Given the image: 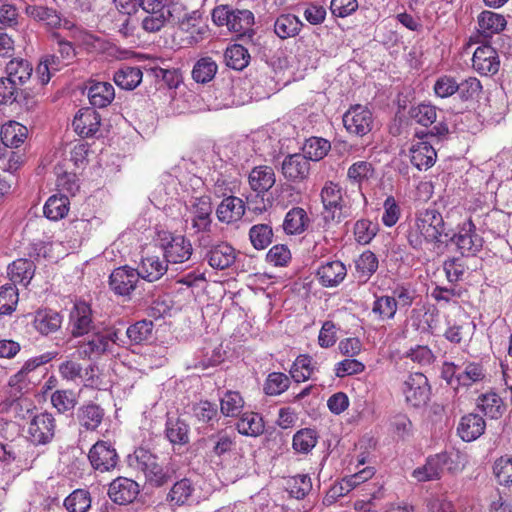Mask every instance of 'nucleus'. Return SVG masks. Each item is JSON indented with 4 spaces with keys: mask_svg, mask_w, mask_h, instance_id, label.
Segmentation results:
<instances>
[{
    "mask_svg": "<svg viewBox=\"0 0 512 512\" xmlns=\"http://www.w3.org/2000/svg\"><path fill=\"white\" fill-rule=\"evenodd\" d=\"M346 130L357 136H364L372 129V112L365 106L355 105L343 115Z\"/></svg>",
    "mask_w": 512,
    "mask_h": 512,
    "instance_id": "obj_16",
    "label": "nucleus"
},
{
    "mask_svg": "<svg viewBox=\"0 0 512 512\" xmlns=\"http://www.w3.org/2000/svg\"><path fill=\"white\" fill-rule=\"evenodd\" d=\"M476 407L484 416L497 420L503 416L506 406L503 399L495 392H487L478 396Z\"/></svg>",
    "mask_w": 512,
    "mask_h": 512,
    "instance_id": "obj_28",
    "label": "nucleus"
},
{
    "mask_svg": "<svg viewBox=\"0 0 512 512\" xmlns=\"http://www.w3.org/2000/svg\"><path fill=\"white\" fill-rule=\"evenodd\" d=\"M89 461L95 470L107 472L117 465L118 455L115 448L106 441L96 442L88 454Z\"/></svg>",
    "mask_w": 512,
    "mask_h": 512,
    "instance_id": "obj_18",
    "label": "nucleus"
},
{
    "mask_svg": "<svg viewBox=\"0 0 512 512\" xmlns=\"http://www.w3.org/2000/svg\"><path fill=\"white\" fill-rule=\"evenodd\" d=\"M18 303V292L14 285L0 287V315L11 314Z\"/></svg>",
    "mask_w": 512,
    "mask_h": 512,
    "instance_id": "obj_59",
    "label": "nucleus"
},
{
    "mask_svg": "<svg viewBox=\"0 0 512 512\" xmlns=\"http://www.w3.org/2000/svg\"><path fill=\"white\" fill-rule=\"evenodd\" d=\"M449 241L453 243L462 256H475L483 247V238L476 232L471 219L458 226V230Z\"/></svg>",
    "mask_w": 512,
    "mask_h": 512,
    "instance_id": "obj_7",
    "label": "nucleus"
},
{
    "mask_svg": "<svg viewBox=\"0 0 512 512\" xmlns=\"http://www.w3.org/2000/svg\"><path fill=\"white\" fill-rule=\"evenodd\" d=\"M406 402L412 407L424 406L430 397L427 377L420 372L410 374L403 384Z\"/></svg>",
    "mask_w": 512,
    "mask_h": 512,
    "instance_id": "obj_13",
    "label": "nucleus"
},
{
    "mask_svg": "<svg viewBox=\"0 0 512 512\" xmlns=\"http://www.w3.org/2000/svg\"><path fill=\"white\" fill-rule=\"evenodd\" d=\"M445 469L454 472L457 467L454 465L452 456L443 452L429 457L423 467L414 470L413 476L418 481L435 480L441 477Z\"/></svg>",
    "mask_w": 512,
    "mask_h": 512,
    "instance_id": "obj_14",
    "label": "nucleus"
},
{
    "mask_svg": "<svg viewBox=\"0 0 512 512\" xmlns=\"http://www.w3.org/2000/svg\"><path fill=\"white\" fill-rule=\"evenodd\" d=\"M193 492L194 486L192 482L187 478H183L172 486L168 499L176 505H183L188 502Z\"/></svg>",
    "mask_w": 512,
    "mask_h": 512,
    "instance_id": "obj_55",
    "label": "nucleus"
},
{
    "mask_svg": "<svg viewBox=\"0 0 512 512\" xmlns=\"http://www.w3.org/2000/svg\"><path fill=\"white\" fill-rule=\"evenodd\" d=\"M218 66L211 57L200 58L192 70V78L201 84L210 82L217 73Z\"/></svg>",
    "mask_w": 512,
    "mask_h": 512,
    "instance_id": "obj_46",
    "label": "nucleus"
},
{
    "mask_svg": "<svg viewBox=\"0 0 512 512\" xmlns=\"http://www.w3.org/2000/svg\"><path fill=\"white\" fill-rule=\"evenodd\" d=\"M302 26V22L292 14L280 15L274 23V31L281 39H287L296 36Z\"/></svg>",
    "mask_w": 512,
    "mask_h": 512,
    "instance_id": "obj_42",
    "label": "nucleus"
},
{
    "mask_svg": "<svg viewBox=\"0 0 512 512\" xmlns=\"http://www.w3.org/2000/svg\"><path fill=\"white\" fill-rule=\"evenodd\" d=\"M250 241L257 250H263L268 247L273 238L272 227L268 224H256L250 228Z\"/></svg>",
    "mask_w": 512,
    "mask_h": 512,
    "instance_id": "obj_52",
    "label": "nucleus"
},
{
    "mask_svg": "<svg viewBox=\"0 0 512 512\" xmlns=\"http://www.w3.org/2000/svg\"><path fill=\"white\" fill-rule=\"evenodd\" d=\"M494 474L501 485L512 483V458H500L494 464Z\"/></svg>",
    "mask_w": 512,
    "mask_h": 512,
    "instance_id": "obj_64",
    "label": "nucleus"
},
{
    "mask_svg": "<svg viewBox=\"0 0 512 512\" xmlns=\"http://www.w3.org/2000/svg\"><path fill=\"white\" fill-rule=\"evenodd\" d=\"M88 97L94 107L104 108L115 98V90L108 82H95L88 89Z\"/></svg>",
    "mask_w": 512,
    "mask_h": 512,
    "instance_id": "obj_36",
    "label": "nucleus"
},
{
    "mask_svg": "<svg viewBox=\"0 0 512 512\" xmlns=\"http://www.w3.org/2000/svg\"><path fill=\"white\" fill-rule=\"evenodd\" d=\"M101 124V116L94 108H82L73 120L75 132L81 137L94 136Z\"/></svg>",
    "mask_w": 512,
    "mask_h": 512,
    "instance_id": "obj_21",
    "label": "nucleus"
},
{
    "mask_svg": "<svg viewBox=\"0 0 512 512\" xmlns=\"http://www.w3.org/2000/svg\"><path fill=\"white\" fill-rule=\"evenodd\" d=\"M69 199L65 195H52L46 201L43 213L50 220L57 221L64 218L69 211Z\"/></svg>",
    "mask_w": 512,
    "mask_h": 512,
    "instance_id": "obj_43",
    "label": "nucleus"
},
{
    "mask_svg": "<svg viewBox=\"0 0 512 512\" xmlns=\"http://www.w3.org/2000/svg\"><path fill=\"white\" fill-rule=\"evenodd\" d=\"M62 317L53 310H39L36 312L33 320L34 328L42 335H49L61 328Z\"/></svg>",
    "mask_w": 512,
    "mask_h": 512,
    "instance_id": "obj_33",
    "label": "nucleus"
},
{
    "mask_svg": "<svg viewBox=\"0 0 512 512\" xmlns=\"http://www.w3.org/2000/svg\"><path fill=\"white\" fill-rule=\"evenodd\" d=\"M317 440L318 436L315 430L301 429L294 434L292 447L297 453L307 454L316 446Z\"/></svg>",
    "mask_w": 512,
    "mask_h": 512,
    "instance_id": "obj_48",
    "label": "nucleus"
},
{
    "mask_svg": "<svg viewBox=\"0 0 512 512\" xmlns=\"http://www.w3.org/2000/svg\"><path fill=\"white\" fill-rule=\"evenodd\" d=\"M5 72L6 77L0 79V103L19 102L24 93L21 86L31 79L33 66L26 59L14 58L6 64Z\"/></svg>",
    "mask_w": 512,
    "mask_h": 512,
    "instance_id": "obj_2",
    "label": "nucleus"
},
{
    "mask_svg": "<svg viewBox=\"0 0 512 512\" xmlns=\"http://www.w3.org/2000/svg\"><path fill=\"white\" fill-rule=\"evenodd\" d=\"M189 425L180 418H168L165 434L173 445H185L189 442Z\"/></svg>",
    "mask_w": 512,
    "mask_h": 512,
    "instance_id": "obj_38",
    "label": "nucleus"
},
{
    "mask_svg": "<svg viewBox=\"0 0 512 512\" xmlns=\"http://www.w3.org/2000/svg\"><path fill=\"white\" fill-rule=\"evenodd\" d=\"M396 303L390 295L377 296L372 305V313L378 320L386 321L395 317Z\"/></svg>",
    "mask_w": 512,
    "mask_h": 512,
    "instance_id": "obj_49",
    "label": "nucleus"
},
{
    "mask_svg": "<svg viewBox=\"0 0 512 512\" xmlns=\"http://www.w3.org/2000/svg\"><path fill=\"white\" fill-rule=\"evenodd\" d=\"M377 233V224L370 220L361 219L354 225L355 239L360 244H368Z\"/></svg>",
    "mask_w": 512,
    "mask_h": 512,
    "instance_id": "obj_63",
    "label": "nucleus"
},
{
    "mask_svg": "<svg viewBox=\"0 0 512 512\" xmlns=\"http://www.w3.org/2000/svg\"><path fill=\"white\" fill-rule=\"evenodd\" d=\"M310 162L303 154H292L284 158L282 162V173L291 181H302L308 177Z\"/></svg>",
    "mask_w": 512,
    "mask_h": 512,
    "instance_id": "obj_22",
    "label": "nucleus"
},
{
    "mask_svg": "<svg viewBox=\"0 0 512 512\" xmlns=\"http://www.w3.org/2000/svg\"><path fill=\"white\" fill-rule=\"evenodd\" d=\"M158 243L163 257L171 267L186 263L193 254L192 243L184 235L161 231L158 234Z\"/></svg>",
    "mask_w": 512,
    "mask_h": 512,
    "instance_id": "obj_6",
    "label": "nucleus"
},
{
    "mask_svg": "<svg viewBox=\"0 0 512 512\" xmlns=\"http://www.w3.org/2000/svg\"><path fill=\"white\" fill-rule=\"evenodd\" d=\"M206 259L212 268L224 270L235 262L236 251L228 243L220 242L207 251Z\"/></svg>",
    "mask_w": 512,
    "mask_h": 512,
    "instance_id": "obj_24",
    "label": "nucleus"
},
{
    "mask_svg": "<svg viewBox=\"0 0 512 512\" xmlns=\"http://www.w3.org/2000/svg\"><path fill=\"white\" fill-rule=\"evenodd\" d=\"M140 274L127 265L118 267L109 276V287L118 296L130 297L140 282Z\"/></svg>",
    "mask_w": 512,
    "mask_h": 512,
    "instance_id": "obj_12",
    "label": "nucleus"
},
{
    "mask_svg": "<svg viewBox=\"0 0 512 512\" xmlns=\"http://www.w3.org/2000/svg\"><path fill=\"white\" fill-rule=\"evenodd\" d=\"M240 434L256 437L264 432L265 426L262 417L258 413L247 412L241 415L236 424Z\"/></svg>",
    "mask_w": 512,
    "mask_h": 512,
    "instance_id": "obj_41",
    "label": "nucleus"
},
{
    "mask_svg": "<svg viewBox=\"0 0 512 512\" xmlns=\"http://www.w3.org/2000/svg\"><path fill=\"white\" fill-rule=\"evenodd\" d=\"M224 59L228 67L243 70L250 62V54L243 45L234 44L226 49Z\"/></svg>",
    "mask_w": 512,
    "mask_h": 512,
    "instance_id": "obj_44",
    "label": "nucleus"
},
{
    "mask_svg": "<svg viewBox=\"0 0 512 512\" xmlns=\"http://www.w3.org/2000/svg\"><path fill=\"white\" fill-rule=\"evenodd\" d=\"M391 298L396 303V308L408 310L417 297L416 290L409 284H398L392 289Z\"/></svg>",
    "mask_w": 512,
    "mask_h": 512,
    "instance_id": "obj_54",
    "label": "nucleus"
},
{
    "mask_svg": "<svg viewBox=\"0 0 512 512\" xmlns=\"http://www.w3.org/2000/svg\"><path fill=\"white\" fill-rule=\"evenodd\" d=\"M142 77L139 67L123 66L114 73L113 80L121 89L133 90L141 83Z\"/></svg>",
    "mask_w": 512,
    "mask_h": 512,
    "instance_id": "obj_39",
    "label": "nucleus"
},
{
    "mask_svg": "<svg viewBox=\"0 0 512 512\" xmlns=\"http://www.w3.org/2000/svg\"><path fill=\"white\" fill-rule=\"evenodd\" d=\"M59 69V57L56 55H47L40 61L36 68V76L41 85H46L51 78L52 71Z\"/></svg>",
    "mask_w": 512,
    "mask_h": 512,
    "instance_id": "obj_60",
    "label": "nucleus"
},
{
    "mask_svg": "<svg viewBox=\"0 0 512 512\" xmlns=\"http://www.w3.org/2000/svg\"><path fill=\"white\" fill-rule=\"evenodd\" d=\"M345 265L339 261H328L322 264L317 270V276L324 287H335L346 277Z\"/></svg>",
    "mask_w": 512,
    "mask_h": 512,
    "instance_id": "obj_26",
    "label": "nucleus"
},
{
    "mask_svg": "<svg viewBox=\"0 0 512 512\" xmlns=\"http://www.w3.org/2000/svg\"><path fill=\"white\" fill-rule=\"evenodd\" d=\"M137 468L143 471L146 480L155 487H161L176 478V468L173 464L158 463V458L151 452L140 448L134 453Z\"/></svg>",
    "mask_w": 512,
    "mask_h": 512,
    "instance_id": "obj_5",
    "label": "nucleus"
},
{
    "mask_svg": "<svg viewBox=\"0 0 512 512\" xmlns=\"http://www.w3.org/2000/svg\"><path fill=\"white\" fill-rule=\"evenodd\" d=\"M486 422L483 417L475 413H468L461 417L457 434L465 442L478 439L485 431Z\"/></svg>",
    "mask_w": 512,
    "mask_h": 512,
    "instance_id": "obj_23",
    "label": "nucleus"
},
{
    "mask_svg": "<svg viewBox=\"0 0 512 512\" xmlns=\"http://www.w3.org/2000/svg\"><path fill=\"white\" fill-rule=\"evenodd\" d=\"M212 20L217 26H226L229 31L238 34L246 44L253 43L254 14L247 9H232L228 5H220L213 9Z\"/></svg>",
    "mask_w": 512,
    "mask_h": 512,
    "instance_id": "obj_3",
    "label": "nucleus"
},
{
    "mask_svg": "<svg viewBox=\"0 0 512 512\" xmlns=\"http://www.w3.org/2000/svg\"><path fill=\"white\" fill-rule=\"evenodd\" d=\"M104 409L99 405L89 402L78 408L77 421L86 431H95L102 423Z\"/></svg>",
    "mask_w": 512,
    "mask_h": 512,
    "instance_id": "obj_32",
    "label": "nucleus"
},
{
    "mask_svg": "<svg viewBox=\"0 0 512 512\" xmlns=\"http://www.w3.org/2000/svg\"><path fill=\"white\" fill-rule=\"evenodd\" d=\"M436 151L432 145L425 141H417L410 147L411 163L419 170L432 167L436 161Z\"/></svg>",
    "mask_w": 512,
    "mask_h": 512,
    "instance_id": "obj_30",
    "label": "nucleus"
},
{
    "mask_svg": "<svg viewBox=\"0 0 512 512\" xmlns=\"http://www.w3.org/2000/svg\"><path fill=\"white\" fill-rule=\"evenodd\" d=\"M55 418L48 412L37 414L29 423L28 434L32 443L45 445L55 435Z\"/></svg>",
    "mask_w": 512,
    "mask_h": 512,
    "instance_id": "obj_17",
    "label": "nucleus"
},
{
    "mask_svg": "<svg viewBox=\"0 0 512 512\" xmlns=\"http://www.w3.org/2000/svg\"><path fill=\"white\" fill-rule=\"evenodd\" d=\"M356 270L362 277L368 279L378 268V259L371 251L363 252L356 260Z\"/></svg>",
    "mask_w": 512,
    "mask_h": 512,
    "instance_id": "obj_62",
    "label": "nucleus"
},
{
    "mask_svg": "<svg viewBox=\"0 0 512 512\" xmlns=\"http://www.w3.org/2000/svg\"><path fill=\"white\" fill-rule=\"evenodd\" d=\"M445 226L443 216L436 208L418 210L406 231L407 242L417 251L422 250L425 243L439 247L443 243L442 237L448 236Z\"/></svg>",
    "mask_w": 512,
    "mask_h": 512,
    "instance_id": "obj_1",
    "label": "nucleus"
},
{
    "mask_svg": "<svg viewBox=\"0 0 512 512\" xmlns=\"http://www.w3.org/2000/svg\"><path fill=\"white\" fill-rule=\"evenodd\" d=\"M64 505L68 512H86L91 507L90 493L76 489L65 499Z\"/></svg>",
    "mask_w": 512,
    "mask_h": 512,
    "instance_id": "obj_53",
    "label": "nucleus"
},
{
    "mask_svg": "<svg viewBox=\"0 0 512 512\" xmlns=\"http://www.w3.org/2000/svg\"><path fill=\"white\" fill-rule=\"evenodd\" d=\"M171 267L165 260H162L159 256L152 255L144 257L138 266V273L140 277L148 282H154L159 280Z\"/></svg>",
    "mask_w": 512,
    "mask_h": 512,
    "instance_id": "obj_29",
    "label": "nucleus"
},
{
    "mask_svg": "<svg viewBox=\"0 0 512 512\" xmlns=\"http://www.w3.org/2000/svg\"><path fill=\"white\" fill-rule=\"evenodd\" d=\"M140 8L147 13L142 19V28L149 33L160 31L172 16L168 0H139Z\"/></svg>",
    "mask_w": 512,
    "mask_h": 512,
    "instance_id": "obj_9",
    "label": "nucleus"
},
{
    "mask_svg": "<svg viewBox=\"0 0 512 512\" xmlns=\"http://www.w3.org/2000/svg\"><path fill=\"white\" fill-rule=\"evenodd\" d=\"M244 213L245 203L236 196L224 198L216 209L218 220L227 224L240 220Z\"/></svg>",
    "mask_w": 512,
    "mask_h": 512,
    "instance_id": "obj_25",
    "label": "nucleus"
},
{
    "mask_svg": "<svg viewBox=\"0 0 512 512\" xmlns=\"http://www.w3.org/2000/svg\"><path fill=\"white\" fill-rule=\"evenodd\" d=\"M374 169L372 164L367 161H358L353 163L347 172L350 182L361 184L373 176Z\"/></svg>",
    "mask_w": 512,
    "mask_h": 512,
    "instance_id": "obj_61",
    "label": "nucleus"
},
{
    "mask_svg": "<svg viewBox=\"0 0 512 512\" xmlns=\"http://www.w3.org/2000/svg\"><path fill=\"white\" fill-rule=\"evenodd\" d=\"M84 337L77 345L79 358L96 360L110 352V338L106 336L105 330L95 329Z\"/></svg>",
    "mask_w": 512,
    "mask_h": 512,
    "instance_id": "obj_10",
    "label": "nucleus"
},
{
    "mask_svg": "<svg viewBox=\"0 0 512 512\" xmlns=\"http://www.w3.org/2000/svg\"><path fill=\"white\" fill-rule=\"evenodd\" d=\"M309 222L306 211L301 207H294L286 213L283 230L288 235H299L307 229Z\"/></svg>",
    "mask_w": 512,
    "mask_h": 512,
    "instance_id": "obj_34",
    "label": "nucleus"
},
{
    "mask_svg": "<svg viewBox=\"0 0 512 512\" xmlns=\"http://www.w3.org/2000/svg\"><path fill=\"white\" fill-rule=\"evenodd\" d=\"M485 378L483 366L479 363H468L463 372L458 373L457 383L463 386H471L473 383L482 381Z\"/></svg>",
    "mask_w": 512,
    "mask_h": 512,
    "instance_id": "obj_58",
    "label": "nucleus"
},
{
    "mask_svg": "<svg viewBox=\"0 0 512 512\" xmlns=\"http://www.w3.org/2000/svg\"><path fill=\"white\" fill-rule=\"evenodd\" d=\"M25 13L28 17L41 23L48 31L60 28L66 30H73L76 28V25L72 20L65 17L52 7L29 4L25 7Z\"/></svg>",
    "mask_w": 512,
    "mask_h": 512,
    "instance_id": "obj_8",
    "label": "nucleus"
},
{
    "mask_svg": "<svg viewBox=\"0 0 512 512\" xmlns=\"http://www.w3.org/2000/svg\"><path fill=\"white\" fill-rule=\"evenodd\" d=\"M27 135V127L16 121H9L1 127V140L6 147H19L24 143Z\"/></svg>",
    "mask_w": 512,
    "mask_h": 512,
    "instance_id": "obj_35",
    "label": "nucleus"
},
{
    "mask_svg": "<svg viewBox=\"0 0 512 512\" xmlns=\"http://www.w3.org/2000/svg\"><path fill=\"white\" fill-rule=\"evenodd\" d=\"M331 148L330 142L324 138L312 137L306 140L303 151L306 159L319 161L324 158Z\"/></svg>",
    "mask_w": 512,
    "mask_h": 512,
    "instance_id": "obj_50",
    "label": "nucleus"
},
{
    "mask_svg": "<svg viewBox=\"0 0 512 512\" xmlns=\"http://www.w3.org/2000/svg\"><path fill=\"white\" fill-rule=\"evenodd\" d=\"M479 31L484 37L499 33L506 26V20L503 15L492 12L483 11L478 16Z\"/></svg>",
    "mask_w": 512,
    "mask_h": 512,
    "instance_id": "obj_40",
    "label": "nucleus"
},
{
    "mask_svg": "<svg viewBox=\"0 0 512 512\" xmlns=\"http://www.w3.org/2000/svg\"><path fill=\"white\" fill-rule=\"evenodd\" d=\"M311 489L312 483L308 475L299 474L287 481V490L293 498L304 499Z\"/></svg>",
    "mask_w": 512,
    "mask_h": 512,
    "instance_id": "obj_56",
    "label": "nucleus"
},
{
    "mask_svg": "<svg viewBox=\"0 0 512 512\" xmlns=\"http://www.w3.org/2000/svg\"><path fill=\"white\" fill-rule=\"evenodd\" d=\"M140 492L139 484L126 477L114 479L108 488L109 498L116 504L126 505L133 502Z\"/></svg>",
    "mask_w": 512,
    "mask_h": 512,
    "instance_id": "obj_19",
    "label": "nucleus"
},
{
    "mask_svg": "<svg viewBox=\"0 0 512 512\" xmlns=\"http://www.w3.org/2000/svg\"><path fill=\"white\" fill-rule=\"evenodd\" d=\"M473 68L481 75H494L499 71L500 61L496 50L490 45L479 46L472 58Z\"/></svg>",
    "mask_w": 512,
    "mask_h": 512,
    "instance_id": "obj_20",
    "label": "nucleus"
},
{
    "mask_svg": "<svg viewBox=\"0 0 512 512\" xmlns=\"http://www.w3.org/2000/svg\"><path fill=\"white\" fill-rule=\"evenodd\" d=\"M51 403L59 413L65 414L74 410L78 399L72 390H56L51 395Z\"/></svg>",
    "mask_w": 512,
    "mask_h": 512,
    "instance_id": "obj_51",
    "label": "nucleus"
},
{
    "mask_svg": "<svg viewBox=\"0 0 512 512\" xmlns=\"http://www.w3.org/2000/svg\"><path fill=\"white\" fill-rule=\"evenodd\" d=\"M323 219L325 222L341 223L352 216V209L346 200L345 191L333 181H327L321 189Z\"/></svg>",
    "mask_w": 512,
    "mask_h": 512,
    "instance_id": "obj_4",
    "label": "nucleus"
},
{
    "mask_svg": "<svg viewBox=\"0 0 512 512\" xmlns=\"http://www.w3.org/2000/svg\"><path fill=\"white\" fill-rule=\"evenodd\" d=\"M154 324L151 320H141L127 328L126 335L132 344L149 342L153 338Z\"/></svg>",
    "mask_w": 512,
    "mask_h": 512,
    "instance_id": "obj_45",
    "label": "nucleus"
},
{
    "mask_svg": "<svg viewBox=\"0 0 512 512\" xmlns=\"http://www.w3.org/2000/svg\"><path fill=\"white\" fill-rule=\"evenodd\" d=\"M213 207L211 199L208 196L196 198L189 208V214L186 222L191 223L195 232H210L212 224Z\"/></svg>",
    "mask_w": 512,
    "mask_h": 512,
    "instance_id": "obj_15",
    "label": "nucleus"
},
{
    "mask_svg": "<svg viewBox=\"0 0 512 512\" xmlns=\"http://www.w3.org/2000/svg\"><path fill=\"white\" fill-rule=\"evenodd\" d=\"M290 385V379L281 372L270 373L264 385V391L267 395H279L285 392Z\"/></svg>",
    "mask_w": 512,
    "mask_h": 512,
    "instance_id": "obj_57",
    "label": "nucleus"
},
{
    "mask_svg": "<svg viewBox=\"0 0 512 512\" xmlns=\"http://www.w3.org/2000/svg\"><path fill=\"white\" fill-rule=\"evenodd\" d=\"M248 182L253 191L264 194L275 184L273 168L266 165L254 167L249 173Z\"/></svg>",
    "mask_w": 512,
    "mask_h": 512,
    "instance_id": "obj_31",
    "label": "nucleus"
},
{
    "mask_svg": "<svg viewBox=\"0 0 512 512\" xmlns=\"http://www.w3.org/2000/svg\"><path fill=\"white\" fill-rule=\"evenodd\" d=\"M8 275L14 284L27 286L34 275V263L28 259H17L8 266Z\"/></svg>",
    "mask_w": 512,
    "mask_h": 512,
    "instance_id": "obj_37",
    "label": "nucleus"
},
{
    "mask_svg": "<svg viewBox=\"0 0 512 512\" xmlns=\"http://www.w3.org/2000/svg\"><path fill=\"white\" fill-rule=\"evenodd\" d=\"M191 415L195 424L199 425L198 429L213 427L220 419L217 405L207 400L194 403L191 407Z\"/></svg>",
    "mask_w": 512,
    "mask_h": 512,
    "instance_id": "obj_27",
    "label": "nucleus"
},
{
    "mask_svg": "<svg viewBox=\"0 0 512 512\" xmlns=\"http://www.w3.org/2000/svg\"><path fill=\"white\" fill-rule=\"evenodd\" d=\"M244 407V400L237 391H226L220 398V411L226 417H237Z\"/></svg>",
    "mask_w": 512,
    "mask_h": 512,
    "instance_id": "obj_47",
    "label": "nucleus"
},
{
    "mask_svg": "<svg viewBox=\"0 0 512 512\" xmlns=\"http://www.w3.org/2000/svg\"><path fill=\"white\" fill-rule=\"evenodd\" d=\"M68 329L74 338L83 337L97 329L92 310L87 303H75L69 314Z\"/></svg>",
    "mask_w": 512,
    "mask_h": 512,
    "instance_id": "obj_11",
    "label": "nucleus"
}]
</instances>
